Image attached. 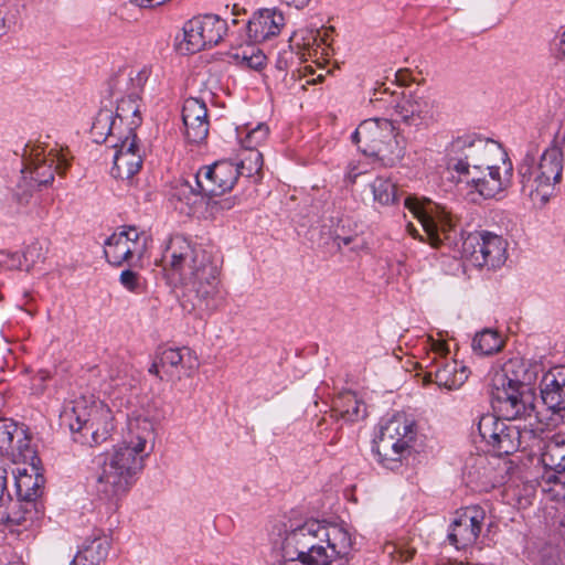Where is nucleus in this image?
I'll use <instances>...</instances> for the list:
<instances>
[{"label":"nucleus","instance_id":"obj_49","mask_svg":"<svg viewBox=\"0 0 565 565\" xmlns=\"http://www.w3.org/2000/svg\"><path fill=\"white\" fill-rule=\"evenodd\" d=\"M554 47L556 56L565 61V25L561 26L555 38Z\"/></svg>","mask_w":565,"mask_h":565},{"label":"nucleus","instance_id":"obj_19","mask_svg":"<svg viewBox=\"0 0 565 565\" xmlns=\"http://www.w3.org/2000/svg\"><path fill=\"white\" fill-rule=\"evenodd\" d=\"M484 511L479 507H468L457 514L450 524L448 541L456 548H466L472 545L481 532Z\"/></svg>","mask_w":565,"mask_h":565},{"label":"nucleus","instance_id":"obj_8","mask_svg":"<svg viewBox=\"0 0 565 565\" xmlns=\"http://www.w3.org/2000/svg\"><path fill=\"white\" fill-rule=\"evenodd\" d=\"M564 146L565 127L559 125L551 146L541 156L532 186L527 194L534 204H546L554 194L555 184L561 182L564 164Z\"/></svg>","mask_w":565,"mask_h":565},{"label":"nucleus","instance_id":"obj_2","mask_svg":"<svg viewBox=\"0 0 565 565\" xmlns=\"http://www.w3.org/2000/svg\"><path fill=\"white\" fill-rule=\"evenodd\" d=\"M156 440V423L146 411L127 416V431L122 441L105 456L95 480L96 495L117 503L131 489L151 454Z\"/></svg>","mask_w":565,"mask_h":565},{"label":"nucleus","instance_id":"obj_51","mask_svg":"<svg viewBox=\"0 0 565 565\" xmlns=\"http://www.w3.org/2000/svg\"><path fill=\"white\" fill-rule=\"evenodd\" d=\"M132 82V77H122L118 76L113 81L111 89L114 93L120 94L124 89V87H128V85Z\"/></svg>","mask_w":565,"mask_h":565},{"label":"nucleus","instance_id":"obj_23","mask_svg":"<svg viewBox=\"0 0 565 565\" xmlns=\"http://www.w3.org/2000/svg\"><path fill=\"white\" fill-rule=\"evenodd\" d=\"M184 135L189 142L200 143L209 135L207 108L203 100L198 98L185 99L182 108Z\"/></svg>","mask_w":565,"mask_h":565},{"label":"nucleus","instance_id":"obj_53","mask_svg":"<svg viewBox=\"0 0 565 565\" xmlns=\"http://www.w3.org/2000/svg\"><path fill=\"white\" fill-rule=\"evenodd\" d=\"M396 81L402 85L405 86L409 82V72L407 70H399L396 73Z\"/></svg>","mask_w":565,"mask_h":565},{"label":"nucleus","instance_id":"obj_41","mask_svg":"<svg viewBox=\"0 0 565 565\" xmlns=\"http://www.w3.org/2000/svg\"><path fill=\"white\" fill-rule=\"evenodd\" d=\"M263 163V154L258 150H252L248 151L247 156L236 167L239 168V175L247 178L257 177V179H260Z\"/></svg>","mask_w":565,"mask_h":565},{"label":"nucleus","instance_id":"obj_62","mask_svg":"<svg viewBox=\"0 0 565 565\" xmlns=\"http://www.w3.org/2000/svg\"><path fill=\"white\" fill-rule=\"evenodd\" d=\"M130 387H132V384H130V383H129V384L127 385V391H128V390H130Z\"/></svg>","mask_w":565,"mask_h":565},{"label":"nucleus","instance_id":"obj_28","mask_svg":"<svg viewBox=\"0 0 565 565\" xmlns=\"http://www.w3.org/2000/svg\"><path fill=\"white\" fill-rule=\"evenodd\" d=\"M323 545L327 547L330 564L334 557H345L351 551L352 540L350 533L338 524L322 522Z\"/></svg>","mask_w":565,"mask_h":565},{"label":"nucleus","instance_id":"obj_34","mask_svg":"<svg viewBox=\"0 0 565 565\" xmlns=\"http://www.w3.org/2000/svg\"><path fill=\"white\" fill-rule=\"evenodd\" d=\"M24 433L25 443H23L22 438H14L12 440V450L3 451L2 455L8 456L13 462L22 461L29 463L34 470V466L40 462V458L38 457L35 446L32 444V434L29 427L25 426Z\"/></svg>","mask_w":565,"mask_h":565},{"label":"nucleus","instance_id":"obj_60","mask_svg":"<svg viewBox=\"0 0 565 565\" xmlns=\"http://www.w3.org/2000/svg\"><path fill=\"white\" fill-rule=\"evenodd\" d=\"M242 11H245V10L242 9ZM232 13H233V15H238L241 13V9L238 8V4L233 6Z\"/></svg>","mask_w":565,"mask_h":565},{"label":"nucleus","instance_id":"obj_21","mask_svg":"<svg viewBox=\"0 0 565 565\" xmlns=\"http://www.w3.org/2000/svg\"><path fill=\"white\" fill-rule=\"evenodd\" d=\"M541 372L539 363L513 358L504 363L501 373L494 375L493 384L535 392L534 384Z\"/></svg>","mask_w":565,"mask_h":565},{"label":"nucleus","instance_id":"obj_48","mask_svg":"<svg viewBox=\"0 0 565 565\" xmlns=\"http://www.w3.org/2000/svg\"><path fill=\"white\" fill-rule=\"evenodd\" d=\"M278 565H329L320 559H315L312 555L298 556L289 555V551H281V559Z\"/></svg>","mask_w":565,"mask_h":565},{"label":"nucleus","instance_id":"obj_6","mask_svg":"<svg viewBox=\"0 0 565 565\" xmlns=\"http://www.w3.org/2000/svg\"><path fill=\"white\" fill-rule=\"evenodd\" d=\"M394 131L392 120L371 118L359 125L352 134V141L364 154L375 157L384 167H394L404 158V148Z\"/></svg>","mask_w":565,"mask_h":565},{"label":"nucleus","instance_id":"obj_20","mask_svg":"<svg viewBox=\"0 0 565 565\" xmlns=\"http://www.w3.org/2000/svg\"><path fill=\"white\" fill-rule=\"evenodd\" d=\"M115 148L114 166L110 170L115 179L129 180L142 167V156L136 134L118 136V141L113 143Z\"/></svg>","mask_w":565,"mask_h":565},{"label":"nucleus","instance_id":"obj_14","mask_svg":"<svg viewBox=\"0 0 565 565\" xmlns=\"http://www.w3.org/2000/svg\"><path fill=\"white\" fill-rule=\"evenodd\" d=\"M493 141L476 136L458 137L447 148V168L459 174L470 175L478 168Z\"/></svg>","mask_w":565,"mask_h":565},{"label":"nucleus","instance_id":"obj_43","mask_svg":"<svg viewBox=\"0 0 565 565\" xmlns=\"http://www.w3.org/2000/svg\"><path fill=\"white\" fill-rule=\"evenodd\" d=\"M20 20V8L18 4L0 7V36L14 30Z\"/></svg>","mask_w":565,"mask_h":565},{"label":"nucleus","instance_id":"obj_32","mask_svg":"<svg viewBox=\"0 0 565 565\" xmlns=\"http://www.w3.org/2000/svg\"><path fill=\"white\" fill-rule=\"evenodd\" d=\"M161 367L170 366L172 369L181 367L185 370L184 374L190 376L198 367L196 360L193 359L192 352L188 348L183 349H164L158 356Z\"/></svg>","mask_w":565,"mask_h":565},{"label":"nucleus","instance_id":"obj_30","mask_svg":"<svg viewBox=\"0 0 565 565\" xmlns=\"http://www.w3.org/2000/svg\"><path fill=\"white\" fill-rule=\"evenodd\" d=\"M114 118L118 124L126 125L128 135L135 134V129L141 125L139 94L136 89L128 93L126 97L117 99L116 115Z\"/></svg>","mask_w":565,"mask_h":565},{"label":"nucleus","instance_id":"obj_38","mask_svg":"<svg viewBox=\"0 0 565 565\" xmlns=\"http://www.w3.org/2000/svg\"><path fill=\"white\" fill-rule=\"evenodd\" d=\"M536 153L537 146L531 143L522 161L518 166V177L520 179L521 190L524 194H529L530 188L533 183V178L536 173Z\"/></svg>","mask_w":565,"mask_h":565},{"label":"nucleus","instance_id":"obj_50","mask_svg":"<svg viewBox=\"0 0 565 565\" xmlns=\"http://www.w3.org/2000/svg\"><path fill=\"white\" fill-rule=\"evenodd\" d=\"M8 463L0 458V501L8 490Z\"/></svg>","mask_w":565,"mask_h":565},{"label":"nucleus","instance_id":"obj_56","mask_svg":"<svg viewBox=\"0 0 565 565\" xmlns=\"http://www.w3.org/2000/svg\"><path fill=\"white\" fill-rule=\"evenodd\" d=\"M414 554H415V550L414 548L406 550V551H401V558L404 562H407V561L413 558Z\"/></svg>","mask_w":565,"mask_h":565},{"label":"nucleus","instance_id":"obj_29","mask_svg":"<svg viewBox=\"0 0 565 565\" xmlns=\"http://www.w3.org/2000/svg\"><path fill=\"white\" fill-rule=\"evenodd\" d=\"M47 253V246L44 242L34 241L28 245L22 255L18 253L0 252V256H6L2 260L10 269H22L30 271L39 263H43Z\"/></svg>","mask_w":565,"mask_h":565},{"label":"nucleus","instance_id":"obj_54","mask_svg":"<svg viewBox=\"0 0 565 565\" xmlns=\"http://www.w3.org/2000/svg\"><path fill=\"white\" fill-rule=\"evenodd\" d=\"M518 0H501L500 7L503 11V15L505 17L508 13L511 12L512 8L516 3Z\"/></svg>","mask_w":565,"mask_h":565},{"label":"nucleus","instance_id":"obj_40","mask_svg":"<svg viewBox=\"0 0 565 565\" xmlns=\"http://www.w3.org/2000/svg\"><path fill=\"white\" fill-rule=\"evenodd\" d=\"M25 425H19L12 419L0 418V454L12 450V440L22 438L24 441Z\"/></svg>","mask_w":565,"mask_h":565},{"label":"nucleus","instance_id":"obj_39","mask_svg":"<svg viewBox=\"0 0 565 565\" xmlns=\"http://www.w3.org/2000/svg\"><path fill=\"white\" fill-rule=\"evenodd\" d=\"M505 164H512L508 153L498 142L493 141L473 172L482 173V171L502 169Z\"/></svg>","mask_w":565,"mask_h":565},{"label":"nucleus","instance_id":"obj_52","mask_svg":"<svg viewBox=\"0 0 565 565\" xmlns=\"http://www.w3.org/2000/svg\"><path fill=\"white\" fill-rule=\"evenodd\" d=\"M356 241V237L354 236H335L334 243L337 244L338 248L340 249L342 246H349L353 242Z\"/></svg>","mask_w":565,"mask_h":565},{"label":"nucleus","instance_id":"obj_42","mask_svg":"<svg viewBox=\"0 0 565 565\" xmlns=\"http://www.w3.org/2000/svg\"><path fill=\"white\" fill-rule=\"evenodd\" d=\"M373 451L376 454L380 463L390 470L397 469L401 466L402 459L409 454L406 449L394 447L387 455H383V450L380 449V439L375 441Z\"/></svg>","mask_w":565,"mask_h":565},{"label":"nucleus","instance_id":"obj_22","mask_svg":"<svg viewBox=\"0 0 565 565\" xmlns=\"http://www.w3.org/2000/svg\"><path fill=\"white\" fill-rule=\"evenodd\" d=\"M416 436L417 427L414 419L405 414H396L381 427L380 449L383 450V455H387L394 447L409 451Z\"/></svg>","mask_w":565,"mask_h":565},{"label":"nucleus","instance_id":"obj_47","mask_svg":"<svg viewBox=\"0 0 565 565\" xmlns=\"http://www.w3.org/2000/svg\"><path fill=\"white\" fill-rule=\"evenodd\" d=\"M120 284L131 292H141L143 289V280L142 277L130 269H126L121 271L119 277Z\"/></svg>","mask_w":565,"mask_h":565},{"label":"nucleus","instance_id":"obj_15","mask_svg":"<svg viewBox=\"0 0 565 565\" xmlns=\"http://www.w3.org/2000/svg\"><path fill=\"white\" fill-rule=\"evenodd\" d=\"M322 522L307 521L297 529L288 532L284 539L281 551H289V555L308 556L330 565L327 547L323 545Z\"/></svg>","mask_w":565,"mask_h":565},{"label":"nucleus","instance_id":"obj_31","mask_svg":"<svg viewBox=\"0 0 565 565\" xmlns=\"http://www.w3.org/2000/svg\"><path fill=\"white\" fill-rule=\"evenodd\" d=\"M332 412L345 423H355L366 416V406L353 392H343L333 399Z\"/></svg>","mask_w":565,"mask_h":565},{"label":"nucleus","instance_id":"obj_18","mask_svg":"<svg viewBox=\"0 0 565 565\" xmlns=\"http://www.w3.org/2000/svg\"><path fill=\"white\" fill-rule=\"evenodd\" d=\"M285 25V17L276 8L257 10L247 21L244 33L239 35L237 44L260 43L277 36Z\"/></svg>","mask_w":565,"mask_h":565},{"label":"nucleus","instance_id":"obj_58","mask_svg":"<svg viewBox=\"0 0 565 565\" xmlns=\"http://www.w3.org/2000/svg\"><path fill=\"white\" fill-rule=\"evenodd\" d=\"M216 205H220L221 209H231L232 207V202L230 199H223V200H220V201H215L214 202Z\"/></svg>","mask_w":565,"mask_h":565},{"label":"nucleus","instance_id":"obj_33","mask_svg":"<svg viewBox=\"0 0 565 565\" xmlns=\"http://www.w3.org/2000/svg\"><path fill=\"white\" fill-rule=\"evenodd\" d=\"M499 455H510L520 446V431L518 427L508 425L501 419L494 438L489 443Z\"/></svg>","mask_w":565,"mask_h":565},{"label":"nucleus","instance_id":"obj_5","mask_svg":"<svg viewBox=\"0 0 565 565\" xmlns=\"http://www.w3.org/2000/svg\"><path fill=\"white\" fill-rule=\"evenodd\" d=\"M404 206L418 218L425 232V237L420 236L418 231L408 224L407 231L413 237H418L433 247H438L441 244L457 245L460 230L457 221L445 207L431 202L425 205L417 198L411 195L404 199Z\"/></svg>","mask_w":565,"mask_h":565},{"label":"nucleus","instance_id":"obj_26","mask_svg":"<svg viewBox=\"0 0 565 565\" xmlns=\"http://www.w3.org/2000/svg\"><path fill=\"white\" fill-rule=\"evenodd\" d=\"M513 166L505 164L502 169L472 172L469 181L475 190L484 199H492L504 192L511 184Z\"/></svg>","mask_w":565,"mask_h":565},{"label":"nucleus","instance_id":"obj_25","mask_svg":"<svg viewBox=\"0 0 565 565\" xmlns=\"http://www.w3.org/2000/svg\"><path fill=\"white\" fill-rule=\"evenodd\" d=\"M542 403L553 414L565 411V366H555L543 374L540 383Z\"/></svg>","mask_w":565,"mask_h":565},{"label":"nucleus","instance_id":"obj_10","mask_svg":"<svg viewBox=\"0 0 565 565\" xmlns=\"http://www.w3.org/2000/svg\"><path fill=\"white\" fill-rule=\"evenodd\" d=\"M44 477L38 471V463L34 470L28 472L26 468L18 469L14 476V487L17 501L10 507L8 521L21 524L28 520H32L38 513L36 500L43 491Z\"/></svg>","mask_w":565,"mask_h":565},{"label":"nucleus","instance_id":"obj_45","mask_svg":"<svg viewBox=\"0 0 565 565\" xmlns=\"http://www.w3.org/2000/svg\"><path fill=\"white\" fill-rule=\"evenodd\" d=\"M268 136V127L264 124H258L255 128L247 131L244 138H241V143L246 150H256Z\"/></svg>","mask_w":565,"mask_h":565},{"label":"nucleus","instance_id":"obj_35","mask_svg":"<svg viewBox=\"0 0 565 565\" xmlns=\"http://www.w3.org/2000/svg\"><path fill=\"white\" fill-rule=\"evenodd\" d=\"M119 124L114 118L110 109H102L92 126V136L97 143L106 142L110 137L124 136L119 130Z\"/></svg>","mask_w":565,"mask_h":565},{"label":"nucleus","instance_id":"obj_61","mask_svg":"<svg viewBox=\"0 0 565 565\" xmlns=\"http://www.w3.org/2000/svg\"><path fill=\"white\" fill-rule=\"evenodd\" d=\"M237 23H238V20L234 18V19L232 20V24H233V25H236Z\"/></svg>","mask_w":565,"mask_h":565},{"label":"nucleus","instance_id":"obj_16","mask_svg":"<svg viewBox=\"0 0 565 565\" xmlns=\"http://www.w3.org/2000/svg\"><path fill=\"white\" fill-rule=\"evenodd\" d=\"M394 114L396 122L417 131L436 121L438 115L437 103L428 95L411 93L403 95L395 104Z\"/></svg>","mask_w":565,"mask_h":565},{"label":"nucleus","instance_id":"obj_36","mask_svg":"<svg viewBox=\"0 0 565 565\" xmlns=\"http://www.w3.org/2000/svg\"><path fill=\"white\" fill-rule=\"evenodd\" d=\"M370 188L373 200L381 205L396 204L401 199L396 183L390 178L377 177L370 183Z\"/></svg>","mask_w":565,"mask_h":565},{"label":"nucleus","instance_id":"obj_17","mask_svg":"<svg viewBox=\"0 0 565 565\" xmlns=\"http://www.w3.org/2000/svg\"><path fill=\"white\" fill-rule=\"evenodd\" d=\"M147 248V237L135 226H124L105 242L104 254L109 264L120 266L140 259Z\"/></svg>","mask_w":565,"mask_h":565},{"label":"nucleus","instance_id":"obj_27","mask_svg":"<svg viewBox=\"0 0 565 565\" xmlns=\"http://www.w3.org/2000/svg\"><path fill=\"white\" fill-rule=\"evenodd\" d=\"M110 540L99 531L85 540L70 565H102L109 554Z\"/></svg>","mask_w":565,"mask_h":565},{"label":"nucleus","instance_id":"obj_46","mask_svg":"<svg viewBox=\"0 0 565 565\" xmlns=\"http://www.w3.org/2000/svg\"><path fill=\"white\" fill-rule=\"evenodd\" d=\"M236 57H239V54H236ZM241 58L243 65L255 71H260L265 66L267 60L266 55L259 49L255 47H252L249 54L244 51Z\"/></svg>","mask_w":565,"mask_h":565},{"label":"nucleus","instance_id":"obj_12","mask_svg":"<svg viewBox=\"0 0 565 565\" xmlns=\"http://www.w3.org/2000/svg\"><path fill=\"white\" fill-rule=\"evenodd\" d=\"M186 51L195 53L218 44L225 35H233L228 24L216 14L198 15L183 26Z\"/></svg>","mask_w":565,"mask_h":565},{"label":"nucleus","instance_id":"obj_55","mask_svg":"<svg viewBox=\"0 0 565 565\" xmlns=\"http://www.w3.org/2000/svg\"><path fill=\"white\" fill-rule=\"evenodd\" d=\"M288 4L295 6L297 9L303 8L309 4L310 0H286Z\"/></svg>","mask_w":565,"mask_h":565},{"label":"nucleus","instance_id":"obj_57","mask_svg":"<svg viewBox=\"0 0 565 565\" xmlns=\"http://www.w3.org/2000/svg\"><path fill=\"white\" fill-rule=\"evenodd\" d=\"M161 367L160 361L157 358V360L152 363V365L149 367V373L159 375V370Z\"/></svg>","mask_w":565,"mask_h":565},{"label":"nucleus","instance_id":"obj_59","mask_svg":"<svg viewBox=\"0 0 565 565\" xmlns=\"http://www.w3.org/2000/svg\"><path fill=\"white\" fill-rule=\"evenodd\" d=\"M39 379L43 382L49 377V372L46 371H40L38 374Z\"/></svg>","mask_w":565,"mask_h":565},{"label":"nucleus","instance_id":"obj_44","mask_svg":"<svg viewBox=\"0 0 565 565\" xmlns=\"http://www.w3.org/2000/svg\"><path fill=\"white\" fill-rule=\"evenodd\" d=\"M500 422L501 419L493 414H483L480 416L477 428L483 441L489 444L490 440L494 438Z\"/></svg>","mask_w":565,"mask_h":565},{"label":"nucleus","instance_id":"obj_13","mask_svg":"<svg viewBox=\"0 0 565 565\" xmlns=\"http://www.w3.org/2000/svg\"><path fill=\"white\" fill-rule=\"evenodd\" d=\"M493 409L503 419L518 420L536 417V393L512 386L494 385L491 391Z\"/></svg>","mask_w":565,"mask_h":565},{"label":"nucleus","instance_id":"obj_3","mask_svg":"<svg viewBox=\"0 0 565 565\" xmlns=\"http://www.w3.org/2000/svg\"><path fill=\"white\" fill-rule=\"evenodd\" d=\"M62 425L67 426L73 440L95 447L111 436L115 430V416L102 399L82 396L65 407L61 414Z\"/></svg>","mask_w":565,"mask_h":565},{"label":"nucleus","instance_id":"obj_7","mask_svg":"<svg viewBox=\"0 0 565 565\" xmlns=\"http://www.w3.org/2000/svg\"><path fill=\"white\" fill-rule=\"evenodd\" d=\"M239 177V168L235 163L222 160L203 167L192 181L184 180L178 190L179 198H184L188 204H193V196H217L233 189Z\"/></svg>","mask_w":565,"mask_h":565},{"label":"nucleus","instance_id":"obj_11","mask_svg":"<svg viewBox=\"0 0 565 565\" xmlns=\"http://www.w3.org/2000/svg\"><path fill=\"white\" fill-rule=\"evenodd\" d=\"M507 242L503 237L484 232L471 233L462 239V255L475 266L497 268L507 260Z\"/></svg>","mask_w":565,"mask_h":565},{"label":"nucleus","instance_id":"obj_4","mask_svg":"<svg viewBox=\"0 0 565 565\" xmlns=\"http://www.w3.org/2000/svg\"><path fill=\"white\" fill-rule=\"evenodd\" d=\"M23 169L21 179L15 186L13 198L20 205H26L33 192L53 182L54 174H64L70 167L62 151L46 150L42 143H26L22 153Z\"/></svg>","mask_w":565,"mask_h":565},{"label":"nucleus","instance_id":"obj_1","mask_svg":"<svg viewBox=\"0 0 565 565\" xmlns=\"http://www.w3.org/2000/svg\"><path fill=\"white\" fill-rule=\"evenodd\" d=\"M159 264L168 282L182 288L184 309L213 312L223 305L218 267L202 247L174 235L166 244Z\"/></svg>","mask_w":565,"mask_h":565},{"label":"nucleus","instance_id":"obj_37","mask_svg":"<svg viewBox=\"0 0 565 565\" xmlns=\"http://www.w3.org/2000/svg\"><path fill=\"white\" fill-rule=\"evenodd\" d=\"M502 335L493 329L478 332L472 340V349L481 355H491L503 348Z\"/></svg>","mask_w":565,"mask_h":565},{"label":"nucleus","instance_id":"obj_24","mask_svg":"<svg viewBox=\"0 0 565 565\" xmlns=\"http://www.w3.org/2000/svg\"><path fill=\"white\" fill-rule=\"evenodd\" d=\"M541 461L545 469L543 479L565 488V435H555L546 441Z\"/></svg>","mask_w":565,"mask_h":565},{"label":"nucleus","instance_id":"obj_9","mask_svg":"<svg viewBox=\"0 0 565 565\" xmlns=\"http://www.w3.org/2000/svg\"><path fill=\"white\" fill-rule=\"evenodd\" d=\"M431 354L425 364L424 384L435 383L440 388L458 390L469 377V371L462 363L447 358L448 345L444 341H433Z\"/></svg>","mask_w":565,"mask_h":565}]
</instances>
